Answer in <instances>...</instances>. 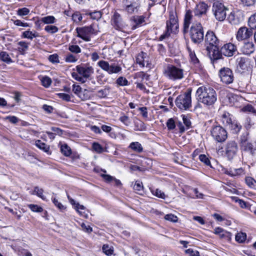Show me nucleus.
Instances as JSON below:
<instances>
[{
  "label": "nucleus",
  "instance_id": "4",
  "mask_svg": "<svg viewBox=\"0 0 256 256\" xmlns=\"http://www.w3.org/2000/svg\"><path fill=\"white\" fill-rule=\"evenodd\" d=\"M190 36L192 40L195 44H200L203 41L204 29L200 22L192 24L190 29Z\"/></svg>",
  "mask_w": 256,
  "mask_h": 256
},
{
  "label": "nucleus",
  "instance_id": "11",
  "mask_svg": "<svg viewBox=\"0 0 256 256\" xmlns=\"http://www.w3.org/2000/svg\"><path fill=\"white\" fill-rule=\"evenodd\" d=\"M218 75L221 81L226 84H232L234 80L232 71L228 68L224 67L220 68Z\"/></svg>",
  "mask_w": 256,
  "mask_h": 256
},
{
  "label": "nucleus",
  "instance_id": "3",
  "mask_svg": "<svg viewBox=\"0 0 256 256\" xmlns=\"http://www.w3.org/2000/svg\"><path fill=\"white\" fill-rule=\"evenodd\" d=\"M96 24L93 23L90 26L77 28L76 30L77 36L86 42L90 40V36L92 34H96L98 32Z\"/></svg>",
  "mask_w": 256,
  "mask_h": 256
},
{
  "label": "nucleus",
  "instance_id": "57",
  "mask_svg": "<svg viewBox=\"0 0 256 256\" xmlns=\"http://www.w3.org/2000/svg\"><path fill=\"white\" fill-rule=\"evenodd\" d=\"M185 252L188 256H200V252L197 250H194L192 248H188L185 250Z\"/></svg>",
  "mask_w": 256,
  "mask_h": 256
},
{
  "label": "nucleus",
  "instance_id": "1",
  "mask_svg": "<svg viewBox=\"0 0 256 256\" xmlns=\"http://www.w3.org/2000/svg\"><path fill=\"white\" fill-rule=\"evenodd\" d=\"M196 96L199 102L206 106L213 104L217 99L216 91L208 86L199 87L196 90Z\"/></svg>",
  "mask_w": 256,
  "mask_h": 256
},
{
  "label": "nucleus",
  "instance_id": "2",
  "mask_svg": "<svg viewBox=\"0 0 256 256\" xmlns=\"http://www.w3.org/2000/svg\"><path fill=\"white\" fill-rule=\"evenodd\" d=\"M76 72L72 74V77L76 80L81 83H85L88 80L92 79V76L94 73L92 66L88 64H82L76 66Z\"/></svg>",
  "mask_w": 256,
  "mask_h": 256
},
{
  "label": "nucleus",
  "instance_id": "33",
  "mask_svg": "<svg viewBox=\"0 0 256 256\" xmlns=\"http://www.w3.org/2000/svg\"><path fill=\"white\" fill-rule=\"evenodd\" d=\"M55 18L54 16H47L43 17L41 18L40 21H38L36 22V24L38 25L40 22L44 24H54L55 22Z\"/></svg>",
  "mask_w": 256,
  "mask_h": 256
},
{
  "label": "nucleus",
  "instance_id": "16",
  "mask_svg": "<svg viewBox=\"0 0 256 256\" xmlns=\"http://www.w3.org/2000/svg\"><path fill=\"white\" fill-rule=\"evenodd\" d=\"M112 25L118 30H122L126 26L120 14L115 12L112 19Z\"/></svg>",
  "mask_w": 256,
  "mask_h": 256
},
{
  "label": "nucleus",
  "instance_id": "42",
  "mask_svg": "<svg viewBox=\"0 0 256 256\" xmlns=\"http://www.w3.org/2000/svg\"><path fill=\"white\" fill-rule=\"evenodd\" d=\"M187 50L188 52L190 57L192 60V61L194 63L196 64L198 62V60L196 58L195 52L194 50H192L190 47L187 46Z\"/></svg>",
  "mask_w": 256,
  "mask_h": 256
},
{
  "label": "nucleus",
  "instance_id": "45",
  "mask_svg": "<svg viewBox=\"0 0 256 256\" xmlns=\"http://www.w3.org/2000/svg\"><path fill=\"white\" fill-rule=\"evenodd\" d=\"M92 148L94 152L98 154L102 153L104 152L103 147L98 142H94Z\"/></svg>",
  "mask_w": 256,
  "mask_h": 256
},
{
  "label": "nucleus",
  "instance_id": "23",
  "mask_svg": "<svg viewBox=\"0 0 256 256\" xmlns=\"http://www.w3.org/2000/svg\"><path fill=\"white\" fill-rule=\"evenodd\" d=\"M225 174L231 176H238L244 174V170L242 168H230L225 171Z\"/></svg>",
  "mask_w": 256,
  "mask_h": 256
},
{
  "label": "nucleus",
  "instance_id": "17",
  "mask_svg": "<svg viewBox=\"0 0 256 256\" xmlns=\"http://www.w3.org/2000/svg\"><path fill=\"white\" fill-rule=\"evenodd\" d=\"M206 50L208 55L212 60H217L220 58L222 54L221 50L220 51L218 45L216 46V48L212 46L210 48L209 50L206 49Z\"/></svg>",
  "mask_w": 256,
  "mask_h": 256
},
{
  "label": "nucleus",
  "instance_id": "20",
  "mask_svg": "<svg viewBox=\"0 0 256 256\" xmlns=\"http://www.w3.org/2000/svg\"><path fill=\"white\" fill-rule=\"evenodd\" d=\"M229 22L234 25H237L243 20L242 16L239 12H231L228 18Z\"/></svg>",
  "mask_w": 256,
  "mask_h": 256
},
{
  "label": "nucleus",
  "instance_id": "63",
  "mask_svg": "<svg viewBox=\"0 0 256 256\" xmlns=\"http://www.w3.org/2000/svg\"><path fill=\"white\" fill-rule=\"evenodd\" d=\"M228 98L230 103L232 104H234V101L237 100L238 98H240L237 95L232 94H228Z\"/></svg>",
  "mask_w": 256,
  "mask_h": 256
},
{
  "label": "nucleus",
  "instance_id": "35",
  "mask_svg": "<svg viewBox=\"0 0 256 256\" xmlns=\"http://www.w3.org/2000/svg\"><path fill=\"white\" fill-rule=\"evenodd\" d=\"M133 188L137 194H142L144 189L142 182L140 181H136L133 186Z\"/></svg>",
  "mask_w": 256,
  "mask_h": 256
},
{
  "label": "nucleus",
  "instance_id": "60",
  "mask_svg": "<svg viewBox=\"0 0 256 256\" xmlns=\"http://www.w3.org/2000/svg\"><path fill=\"white\" fill-rule=\"evenodd\" d=\"M164 218L167 220L172 222H176L178 220V217L172 214H166L164 216Z\"/></svg>",
  "mask_w": 256,
  "mask_h": 256
},
{
  "label": "nucleus",
  "instance_id": "46",
  "mask_svg": "<svg viewBox=\"0 0 256 256\" xmlns=\"http://www.w3.org/2000/svg\"><path fill=\"white\" fill-rule=\"evenodd\" d=\"M64 60L66 62H75L78 60V58L72 54H68L66 56Z\"/></svg>",
  "mask_w": 256,
  "mask_h": 256
},
{
  "label": "nucleus",
  "instance_id": "18",
  "mask_svg": "<svg viewBox=\"0 0 256 256\" xmlns=\"http://www.w3.org/2000/svg\"><path fill=\"white\" fill-rule=\"evenodd\" d=\"M242 148L245 152H250L252 154L254 153V148L252 144L248 142L246 136H242L240 138Z\"/></svg>",
  "mask_w": 256,
  "mask_h": 256
},
{
  "label": "nucleus",
  "instance_id": "41",
  "mask_svg": "<svg viewBox=\"0 0 256 256\" xmlns=\"http://www.w3.org/2000/svg\"><path fill=\"white\" fill-rule=\"evenodd\" d=\"M72 20L76 23H79L82 19V14L79 12H75L72 14Z\"/></svg>",
  "mask_w": 256,
  "mask_h": 256
},
{
  "label": "nucleus",
  "instance_id": "49",
  "mask_svg": "<svg viewBox=\"0 0 256 256\" xmlns=\"http://www.w3.org/2000/svg\"><path fill=\"white\" fill-rule=\"evenodd\" d=\"M30 10L26 8H22L18 9L17 10V14L20 16H27L30 13Z\"/></svg>",
  "mask_w": 256,
  "mask_h": 256
},
{
  "label": "nucleus",
  "instance_id": "12",
  "mask_svg": "<svg viewBox=\"0 0 256 256\" xmlns=\"http://www.w3.org/2000/svg\"><path fill=\"white\" fill-rule=\"evenodd\" d=\"M226 155L230 160H232L236 156L238 151L237 144L234 140L228 141L224 148Z\"/></svg>",
  "mask_w": 256,
  "mask_h": 256
},
{
  "label": "nucleus",
  "instance_id": "30",
  "mask_svg": "<svg viewBox=\"0 0 256 256\" xmlns=\"http://www.w3.org/2000/svg\"><path fill=\"white\" fill-rule=\"evenodd\" d=\"M129 148L134 151L140 153L143 151V148L141 144L138 142H132L130 144Z\"/></svg>",
  "mask_w": 256,
  "mask_h": 256
},
{
  "label": "nucleus",
  "instance_id": "56",
  "mask_svg": "<svg viewBox=\"0 0 256 256\" xmlns=\"http://www.w3.org/2000/svg\"><path fill=\"white\" fill-rule=\"evenodd\" d=\"M108 94V90L104 88L98 90L97 92V96L100 98H106Z\"/></svg>",
  "mask_w": 256,
  "mask_h": 256
},
{
  "label": "nucleus",
  "instance_id": "21",
  "mask_svg": "<svg viewBox=\"0 0 256 256\" xmlns=\"http://www.w3.org/2000/svg\"><path fill=\"white\" fill-rule=\"evenodd\" d=\"M208 6L204 2H201L197 4L194 12L196 16H202L206 14Z\"/></svg>",
  "mask_w": 256,
  "mask_h": 256
},
{
  "label": "nucleus",
  "instance_id": "44",
  "mask_svg": "<svg viewBox=\"0 0 256 256\" xmlns=\"http://www.w3.org/2000/svg\"><path fill=\"white\" fill-rule=\"evenodd\" d=\"M86 14L89 15L92 19L97 20L100 18L102 16L101 12L100 11L90 12Z\"/></svg>",
  "mask_w": 256,
  "mask_h": 256
},
{
  "label": "nucleus",
  "instance_id": "5",
  "mask_svg": "<svg viewBox=\"0 0 256 256\" xmlns=\"http://www.w3.org/2000/svg\"><path fill=\"white\" fill-rule=\"evenodd\" d=\"M178 28V19L176 14H170L169 20L166 22V31L160 37V40H162L168 37L172 32L176 33Z\"/></svg>",
  "mask_w": 256,
  "mask_h": 256
},
{
  "label": "nucleus",
  "instance_id": "32",
  "mask_svg": "<svg viewBox=\"0 0 256 256\" xmlns=\"http://www.w3.org/2000/svg\"><path fill=\"white\" fill-rule=\"evenodd\" d=\"M144 123L140 120L134 121V130L137 131H143L146 130Z\"/></svg>",
  "mask_w": 256,
  "mask_h": 256
},
{
  "label": "nucleus",
  "instance_id": "24",
  "mask_svg": "<svg viewBox=\"0 0 256 256\" xmlns=\"http://www.w3.org/2000/svg\"><path fill=\"white\" fill-rule=\"evenodd\" d=\"M146 54L142 52L139 53L136 58V63L138 64L139 65L142 67H144L146 64L147 65L148 64V61L146 60Z\"/></svg>",
  "mask_w": 256,
  "mask_h": 256
},
{
  "label": "nucleus",
  "instance_id": "52",
  "mask_svg": "<svg viewBox=\"0 0 256 256\" xmlns=\"http://www.w3.org/2000/svg\"><path fill=\"white\" fill-rule=\"evenodd\" d=\"M119 120L126 126H128L131 123L130 118L126 115L120 116Z\"/></svg>",
  "mask_w": 256,
  "mask_h": 256
},
{
  "label": "nucleus",
  "instance_id": "43",
  "mask_svg": "<svg viewBox=\"0 0 256 256\" xmlns=\"http://www.w3.org/2000/svg\"><path fill=\"white\" fill-rule=\"evenodd\" d=\"M41 82L44 86L48 88L50 86L52 81L50 78L48 76H44L41 78Z\"/></svg>",
  "mask_w": 256,
  "mask_h": 256
},
{
  "label": "nucleus",
  "instance_id": "62",
  "mask_svg": "<svg viewBox=\"0 0 256 256\" xmlns=\"http://www.w3.org/2000/svg\"><path fill=\"white\" fill-rule=\"evenodd\" d=\"M58 96L64 100L66 102L70 101L71 97L68 94L64 93H59L58 94Z\"/></svg>",
  "mask_w": 256,
  "mask_h": 256
},
{
  "label": "nucleus",
  "instance_id": "26",
  "mask_svg": "<svg viewBox=\"0 0 256 256\" xmlns=\"http://www.w3.org/2000/svg\"><path fill=\"white\" fill-rule=\"evenodd\" d=\"M22 36L24 38L32 40L34 38L39 36V34L36 31L33 32L30 30H28L22 33Z\"/></svg>",
  "mask_w": 256,
  "mask_h": 256
},
{
  "label": "nucleus",
  "instance_id": "27",
  "mask_svg": "<svg viewBox=\"0 0 256 256\" xmlns=\"http://www.w3.org/2000/svg\"><path fill=\"white\" fill-rule=\"evenodd\" d=\"M238 66L242 70H246L248 68V60L244 58H239L237 60Z\"/></svg>",
  "mask_w": 256,
  "mask_h": 256
},
{
  "label": "nucleus",
  "instance_id": "36",
  "mask_svg": "<svg viewBox=\"0 0 256 256\" xmlns=\"http://www.w3.org/2000/svg\"><path fill=\"white\" fill-rule=\"evenodd\" d=\"M102 252L107 256H111L114 252V248L108 244H104L102 247Z\"/></svg>",
  "mask_w": 256,
  "mask_h": 256
},
{
  "label": "nucleus",
  "instance_id": "37",
  "mask_svg": "<svg viewBox=\"0 0 256 256\" xmlns=\"http://www.w3.org/2000/svg\"><path fill=\"white\" fill-rule=\"evenodd\" d=\"M60 150L66 156H70L72 154L70 148L66 144H64L61 146Z\"/></svg>",
  "mask_w": 256,
  "mask_h": 256
},
{
  "label": "nucleus",
  "instance_id": "10",
  "mask_svg": "<svg viewBox=\"0 0 256 256\" xmlns=\"http://www.w3.org/2000/svg\"><path fill=\"white\" fill-rule=\"evenodd\" d=\"M211 134L218 142H224L227 138L228 134L226 130L220 126H216L211 130Z\"/></svg>",
  "mask_w": 256,
  "mask_h": 256
},
{
  "label": "nucleus",
  "instance_id": "7",
  "mask_svg": "<svg viewBox=\"0 0 256 256\" xmlns=\"http://www.w3.org/2000/svg\"><path fill=\"white\" fill-rule=\"evenodd\" d=\"M176 104L181 110H188L192 106L191 92H186L178 96L176 100Z\"/></svg>",
  "mask_w": 256,
  "mask_h": 256
},
{
  "label": "nucleus",
  "instance_id": "40",
  "mask_svg": "<svg viewBox=\"0 0 256 256\" xmlns=\"http://www.w3.org/2000/svg\"><path fill=\"white\" fill-rule=\"evenodd\" d=\"M246 184L251 188H256V179L254 180L252 177H246L245 178Z\"/></svg>",
  "mask_w": 256,
  "mask_h": 256
},
{
  "label": "nucleus",
  "instance_id": "38",
  "mask_svg": "<svg viewBox=\"0 0 256 256\" xmlns=\"http://www.w3.org/2000/svg\"><path fill=\"white\" fill-rule=\"evenodd\" d=\"M248 24L251 29L256 28V12L250 17Z\"/></svg>",
  "mask_w": 256,
  "mask_h": 256
},
{
  "label": "nucleus",
  "instance_id": "48",
  "mask_svg": "<svg viewBox=\"0 0 256 256\" xmlns=\"http://www.w3.org/2000/svg\"><path fill=\"white\" fill-rule=\"evenodd\" d=\"M18 45L19 46L18 49L20 52H23L26 51L28 50V43L23 41L18 42Z\"/></svg>",
  "mask_w": 256,
  "mask_h": 256
},
{
  "label": "nucleus",
  "instance_id": "58",
  "mask_svg": "<svg viewBox=\"0 0 256 256\" xmlns=\"http://www.w3.org/2000/svg\"><path fill=\"white\" fill-rule=\"evenodd\" d=\"M48 60L53 64L60 62L58 56L57 54H53L48 56Z\"/></svg>",
  "mask_w": 256,
  "mask_h": 256
},
{
  "label": "nucleus",
  "instance_id": "34",
  "mask_svg": "<svg viewBox=\"0 0 256 256\" xmlns=\"http://www.w3.org/2000/svg\"><path fill=\"white\" fill-rule=\"evenodd\" d=\"M35 144L38 148L44 150V152H48L50 150L49 146L42 142L40 140H36L35 142Z\"/></svg>",
  "mask_w": 256,
  "mask_h": 256
},
{
  "label": "nucleus",
  "instance_id": "22",
  "mask_svg": "<svg viewBox=\"0 0 256 256\" xmlns=\"http://www.w3.org/2000/svg\"><path fill=\"white\" fill-rule=\"evenodd\" d=\"M192 17V12L188 10L186 12L184 16V32L186 33L188 32L190 24L191 22V20Z\"/></svg>",
  "mask_w": 256,
  "mask_h": 256
},
{
  "label": "nucleus",
  "instance_id": "28",
  "mask_svg": "<svg viewBox=\"0 0 256 256\" xmlns=\"http://www.w3.org/2000/svg\"><path fill=\"white\" fill-rule=\"evenodd\" d=\"M0 60L8 64H10V63H12L14 62L13 60L10 58V56H9L7 52H4V51H2V52H0Z\"/></svg>",
  "mask_w": 256,
  "mask_h": 256
},
{
  "label": "nucleus",
  "instance_id": "61",
  "mask_svg": "<svg viewBox=\"0 0 256 256\" xmlns=\"http://www.w3.org/2000/svg\"><path fill=\"white\" fill-rule=\"evenodd\" d=\"M152 194L158 198H164L165 194L163 192L159 189H156V190L152 191Z\"/></svg>",
  "mask_w": 256,
  "mask_h": 256
},
{
  "label": "nucleus",
  "instance_id": "47",
  "mask_svg": "<svg viewBox=\"0 0 256 256\" xmlns=\"http://www.w3.org/2000/svg\"><path fill=\"white\" fill-rule=\"evenodd\" d=\"M78 96L82 100H88L90 98L88 92L87 90H84L83 91H81Z\"/></svg>",
  "mask_w": 256,
  "mask_h": 256
},
{
  "label": "nucleus",
  "instance_id": "53",
  "mask_svg": "<svg viewBox=\"0 0 256 256\" xmlns=\"http://www.w3.org/2000/svg\"><path fill=\"white\" fill-rule=\"evenodd\" d=\"M224 230L222 228H216L214 230V233L216 234H220L221 238H224L226 235H228L230 233L227 232H224Z\"/></svg>",
  "mask_w": 256,
  "mask_h": 256
},
{
  "label": "nucleus",
  "instance_id": "29",
  "mask_svg": "<svg viewBox=\"0 0 256 256\" xmlns=\"http://www.w3.org/2000/svg\"><path fill=\"white\" fill-rule=\"evenodd\" d=\"M44 190L38 186H35L33 190L30 191V194L32 195H36L42 199L46 200V196L43 194Z\"/></svg>",
  "mask_w": 256,
  "mask_h": 256
},
{
  "label": "nucleus",
  "instance_id": "50",
  "mask_svg": "<svg viewBox=\"0 0 256 256\" xmlns=\"http://www.w3.org/2000/svg\"><path fill=\"white\" fill-rule=\"evenodd\" d=\"M44 30L52 34L56 32L58 29L55 26L48 25L45 27Z\"/></svg>",
  "mask_w": 256,
  "mask_h": 256
},
{
  "label": "nucleus",
  "instance_id": "14",
  "mask_svg": "<svg viewBox=\"0 0 256 256\" xmlns=\"http://www.w3.org/2000/svg\"><path fill=\"white\" fill-rule=\"evenodd\" d=\"M236 46L230 42L224 44L221 48L222 53L228 57L233 56L236 52Z\"/></svg>",
  "mask_w": 256,
  "mask_h": 256
},
{
  "label": "nucleus",
  "instance_id": "31",
  "mask_svg": "<svg viewBox=\"0 0 256 256\" xmlns=\"http://www.w3.org/2000/svg\"><path fill=\"white\" fill-rule=\"evenodd\" d=\"M228 128L234 133H237L240 132L242 126L236 121L233 120Z\"/></svg>",
  "mask_w": 256,
  "mask_h": 256
},
{
  "label": "nucleus",
  "instance_id": "55",
  "mask_svg": "<svg viewBox=\"0 0 256 256\" xmlns=\"http://www.w3.org/2000/svg\"><path fill=\"white\" fill-rule=\"evenodd\" d=\"M244 112H252L254 114H256V110L250 104H248L242 109Z\"/></svg>",
  "mask_w": 256,
  "mask_h": 256
},
{
  "label": "nucleus",
  "instance_id": "6",
  "mask_svg": "<svg viewBox=\"0 0 256 256\" xmlns=\"http://www.w3.org/2000/svg\"><path fill=\"white\" fill-rule=\"evenodd\" d=\"M164 74L169 80H176L184 78V70L172 65H168L164 70Z\"/></svg>",
  "mask_w": 256,
  "mask_h": 256
},
{
  "label": "nucleus",
  "instance_id": "15",
  "mask_svg": "<svg viewBox=\"0 0 256 256\" xmlns=\"http://www.w3.org/2000/svg\"><path fill=\"white\" fill-rule=\"evenodd\" d=\"M252 35V31L246 27L244 26L240 28L237 32L236 38L238 41L248 38Z\"/></svg>",
  "mask_w": 256,
  "mask_h": 256
},
{
  "label": "nucleus",
  "instance_id": "9",
  "mask_svg": "<svg viewBox=\"0 0 256 256\" xmlns=\"http://www.w3.org/2000/svg\"><path fill=\"white\" fill-rule=\"evenodd\" d=\"M98 66L110 74H118L122 70V68L120 66L115 63L110 64L108 62L104 60H100L98 62Z\"/></svg>",
  "mask_w": 256,
  "mask_h": 256
},
{
  "label": "nucleus",
  "instance_id": "59",
  "mask_svg": "<svg viewBox=\"0 0 256 256\" xmlns=\"http://www.w3.org/2000/svg\"><path fill=\"white\" fill-rule=\"evenodd\" d=\"M116 83L120 86H127L128 84V81L125 78L120 76L117 79Z\"/></svg>",
  "mask_w": 256,
  "mask_h": 256
},
{
  "label": "nucleus",
  "instance_id": "51",
  "mask_svg": "<svg viewBox=\"0 0 256 256\" xmlns=\"http://www.w3.org/2000/svg\"><path fill=\"white\" fill-rule=\"evenodd\" d=\"M28 206L34 212H40L43 210L42 207L36 204H30L28 205Z\"/></svg>",
  "mask_w": 256,
  "mask_h": 256
},
{
  "label": "nucleus",
  "instance_id": "25",
  "mask_svg": "<svg viewBox=\"0 0 256 256\" xmlns=\"http://www.w3.org/2000/svg\"><path fill=\"white\" fill-rule=\"evenodd\" d=\"M220 120L225 126L228 127L233 120L228 112H224L221 116Z\"/></svg>",
  "mask_w": 256,
  "mask_h": 256
},
{
  "label": "nucleus",
  "instance_id": "19",
  "mask_svg": "<svg viewBox=\"0 0 256 256\" xmlns=\"http://www.w3.org/2000/svg\"><path fill=\"white\" fill-rule=\"evenodd\" d=\"M255 50L254 45L252 42H244L241 48V52L244 54L250 55L252 54Z\"/></svg>",
  "mask_w": 256,
  "mask_h": 256
},
{
  "label": "nucleus",
  "instance_id": "54",
  "mask_svg": "<svg viewBox=\"0 0 256 256\" xmlns=\"http://www.w3.org/2000/svg\"><path fill=\"white\" fill-rule=\"evenodd\" d=\"M68 50L74 54H78L81 52V49L78 45H70L68 46Z\"/></svg>",
  "mask_w": 256,
  "mask_h": 256
},
{
  "label": "nucleus",
  "instance_id": "8",
  "mask_svg": "<svg viewBox=\"0 0 256 256\" xmlns=\"http://www.w3.org/2000/svg\"><path fill=\"white\" fill-rule=\"evenodd\" d=\"M212 12L218 21H223L226 16L228 8L219 2H216L212 6Z\"/></svg>",
  "mask_w": 256,
  "mask_h": 256
},
{
  "label": "nucleus",
  "instance_id": "39",
  "mask_svg": "<svg viewBox=\"0 0 256 256\" xmlns=\"http://www.w3.org/2000/svg\"><path fill=\"white\" fill-rule=\"evenodd\" d=\"M246 238V234L244 232H238L235 237L236 240L240 243L244 242Z\"/></svg>",
  "mask_w": 256,
  "mask_h": 256
},
{
  "label": "nucleus",
  "instance_id": "13",
  "mask_svg": "<svg viewBox=\"0 0 256 256\" xmlns=\"http://www.w3.org/2000/svg\"><path fill=\"white\" fill-rule=\"evenodd\" d=\"M205 46L206 49H210V48L218 45L219 40L214 33L212 31H208L205 37Z\"/></svg>",
  "mask_w": 256,
  "mask_h": 256
},
{
  "label": "nucleus",
  "instance_id": "64",
  "mask_svg": "<svg viewBox=\"0 0 256 256\" xmlns=\"http://www.w3.org/2000/svg\"><path fill=\"white\" fill-rule=\"evenodd\" d=\"M199 159L206 166H210V164L209 159L204 154H200L199 156Z\"/></svg>",
  "mask_w": 256,
  "mask_h": 256
}]
</instances>
